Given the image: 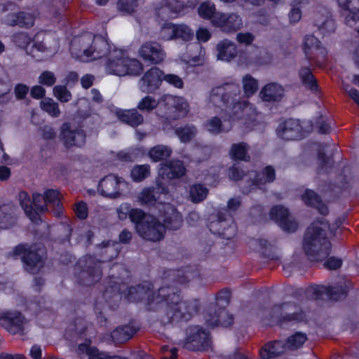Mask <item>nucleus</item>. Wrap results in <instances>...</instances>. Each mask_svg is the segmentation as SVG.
Returning <instances> with one entry per match:
<instances>
[{
  "mask_svg": "<svg viewBox=\"0 0 359 359\" xmlns=\"http://www.w3.org/2000/svg\"><path fill=\"white\" fill-rule=\"evenodd\" d=\"M238 88L236 85H226L212 89L210 101L224 111L225 118L222 121L212 117L205 123V129L214 134L229 131L236 123H246L256 115L252 104L245 100H237L236 93Z\"/></svg>",
  "mask_w": 359,
  "mask_h": 359,
  "instance_id": "f257e3e1",
  "label": "nucleus"
},
{
  "mask_svg": "<svg viewBox=\"0 0 359 359\" xmlns=\"http://www.w3.org/2000/svg\"><path fill=\"white\" fill-rule=\"evenodd\" d=\"M112 45L104 37L86 33L72 39L70 51L80 61L89 62L100 60L102 63Z\"/></svg>",
  "mask_w": 359,
  "mask_h": 359,
  "instance_id": "f03ea898",
  "label": "nucleus"
},
{
  "mask_svg": "<svg viewBox=\"0 0 359 359\" xmlns=\"http://www.w3.org/2000/svg\"><path fill=\"white\" fill-rule=\"evenodd\" d=\"M328 226L321 222H313L306 230L303 249L312 261H321L330 252L331 245L326 237Z\"/></svg>",
  "mask_w": 359,
  "mask_h": 359,
  "instance_id": "7ed1b4c3",
  "label": "nucleus"
},
{
  "mask_svg": "<svg viewBox=\"0 0 359 359\" xmlns=\"http://www.w3.org/2000/svg\"><path fill=\"white\" fill-rule=\"evenodd\" d=\"M106 73L119 76L138 75L143 69L142 64L137 59L130 58L127 53L114 44L106 57L102 60Z\"/></svg>",
  "mask_w": 359,
  "mask_h": 359,
  "instance_id": "20e7f679",
  "label": "nucleus"
},
{
  "mask_svg": "<svg viewBox=\"0 0 359 359\" xmlns=\"http://www.w3.org/2000/svg\"><path fill=\"white\" fill-rule=\"evenodd\" d=\"M185 173V168L179 161H172L169 163L161 164L158 170V175L161 179H158L156 189L147 188L138 194V201L141 204L153 205L161 198H165L168 193L162 186V180L173 179L182 177Z\"/></svg>",
  "mask_w": 359,
  "mask_h": 359,
  "instance_id": "39448f33",
  "label": "nucleus"
},
{
  "mask_svg": "<svg viewBox=\"0 0 359 359\" xmlns=\"http://www.w3.org/2000/svg\"><path fill=\"white\" fill-rule=\"evenodd\" d=\"M130 220L135 224L137 233L142 238L158 241L163 238L165 226L150 215H145L141 210L135 208L130 213Z\"/></svg>",
  "mask_w": 359,
  "mask_h": 359,
  "instance_id": "423d86ee",
  "label": "nucleus"
},
{
  "mask_svg": "<svg viewBox=\"0 0 359 359\" xmlns=\"http://www.w3.org/2000/svg\"><path fill=\"white\" fill-rule=\"evenodd\" d=\"M128 189L127 182L116 175H109L102 178L98 185L100 194L109 198H117Z\"/></svg>",
  "mask_w": 359,
  "mask_h": 359,
  "instance_id": "0eeeda50",
  "label": "nucleus"
},
{
  "mask_svg": "<svg viewBox=\"0 0 359 359\" xmlns=\"http://www.w3.org/2000/svg\"><path fill=\"white\" fill-rule=\"evenodd\" d=\"M15 43L20 47L26 49L28 54L32 55L34 57H39L38 53H43L45 56H51L57 50V46L53 48L47 47L46 43L43 42L32 43L30 38L27 34L20 33L14 36Z\"/></svg>",
  "mask_w": 359,
  "mask_h": 359,
  "instance_id": "6e6552de",
  "label": "nucleus"
},
{
  "mask_svg": "<svg viewBox=\"0 0 359 359\" xmlns=\"http://www.w3.org/2000/svg\"><path fill=\"white\" fill-rule=\"evenodd\" d=\"M14 252L15 255H21L26 270L31 273H35L42 266L43 250L39 249L36 252L35 249L32 250L25 245H20L15 248Z\"/></svg>",
  "mask_w": 359,
  "mask_h": 359,
  "instance_id": "1a4fd4ad",
  "label": "nucleus"
},
{
  "mask_svg": "<svg viewBox=\"0 0 359 359\" xmlns=\"http://www.w3.org/2000/svg\"><path fill=\"white\" fill-rule=\"evenodd\" d=\"M9 8H6L5 6H0V18L9 25H19L21 27H31L34 24V18L30 13H20L18 14L8 13V10L13 11V6L8 5Z\"/></svg>",
  "mask_w": 359,
  "mask_h": 359,
  "instance_id": "9d476101",
  "label": "nucleus"
},
{
  "mask_svg": "<svg viewBox=\"0 0 359 359\" xmlns=\"http://www.w3.org/2000/svg\"><path fill=\"white\" fill-rule=\"evenodd\" d=\"M138 55L151 64H159L165 58V53L161 45L152 41L142 44L138 50Z\"/></svg>",
  "mask_w": 359,
  "mask_h": 359,
  "instance_id": "9b49d317",
  "label": "nucleus"
},
{
  "mask_svg": "<svg viewBox=\"0 0 359 359\" xmlns=\"http://www.w3.org/2000/svg\"><path fill=\"white\" fill-rule=\"evenodd\" d=\"M161 102L168 113L172 114L174 118L184 116L189 109L188 102L182 97L165 95L161 97Z\"/></svg>",
  "mask_w": 359,
  "mask_h": 359,
  "instance_id": "f8f14e48",
  "label": "nucleus"
},
{
  "mask_svg": "<svg viewBox=\"0 0 359 359\" xmlns=\"http://www.w3.org/2000/svg\"><path fill=\"white\" fill-rule=\"evenodd\" d=\"M25 323V318L16 311H0V324L11 333L22 331Z\"/></svg>",
  "mask_w": 359,
  "mask_h": 359,
  "instance_id": "ddd939ff",
  "label": "nucleus"
},
{
  "mask_svg": "<svg viewBox=\"0 0 359 359\" xmlns=\"http://www.w3.org/2000/svg\"><path fill=\"white\" fill-rule=\"evenodd\" d=\"M212 24L219 27L224 32H231L241 29L243 26V21L241 18L235 13L226 15L220 13L215 15Z\"/></svg>",
  "mask_w": 359,
  "mask_h": 359,
  "instance_id": "4468645a",
  "label": "nucleus"
},
{
  "mask_svg": "<svg viewBox=\"0 0 359 359\" xmlns=\"http://www.w3.org/2000/svg\"><path fill=\"white\" fill-rule=\"evenodd\" d=\"M163 81V72L157 67L149 69L139 81V88L143 92H152L157 89Z\"/></svg>",
  "mask_w": 359,
  "mask_h": 359,
  "instance_id": "2eb2a0df",
  "label": "nucleus"
},
{
  "mask_svg": "<svg viewBox=\"0 0 359 359\" xmlns=\"http://www.w3.org/2000/svg\"><path fill=\"white\" fill-rule=\"evenodd\" d=\"M270 216L284 231L292 232L297 228L296 222L290 219L288 210L283 206L273 207Z\"/></svg>",
  "mask_w": 359,
  "mask_h": 359,
  "instance_id": "dca6fc26",
  "label": "nucleus"
},
{
  "mask_svg": "<svg viewBox=\"0 0 359 359\" xmlns=\"http://www.w3.org/2000/svg\"><path fill=\"white\" fill-rule=\"evenodd\" d=\"M278 135L283 140H297L302 137L301 126L299 121L290 119L279 125Z\"/></svg>",
  "mask_w": 359,
  "mask_h": 359,
  "instance_id": "f3484780",
  "label": "nucleus"
},
{
  "mask_svg": "<svg viewBox=\"0 0 359 359\" xmlns=\"http://www.w3.org/2000/svg\"><path fill=\"white\" fill-rule=\"evenodd\" d=\"M60 137L67 147L81 146L85 142V135L81 130H72L68 123L62 127Z\"/></svg>",
  "mask_w": 359,
  "mask_h": 359,
  "instance_id": "a211bd4d",
  "label": "nucleus"
},
{
  "mask_svg": "<svg viewBox=\"0 0 359 359\" xmlns=\"http://www.w3.org/2000/svg\"><path fill=\"white\" fill-rule=\"evenodd\" d=\"M179 299V295L175 293L172 295L169 294L165 299V301L169 304L168 315L170 316L172 321L179 320L181 318L187 319L186 313L182 312V310H187V305L184 302H180Z\"/></svg>",
  "mask_w": 359,
  "mask_h": 359,
  "instance_id": "6ab92c4d",
  "label": "nucleus"
},
{
  "mask_svg": "<svg viewBox=\"0 0 359 359\" xmlns=\"http://www.w3.org/2000/svg\"><path fill=\"white\" fill-rule=\"evenodd\" d=\"M339 6L347 13L346 22L352 27L359 21V0H338Z\"/></svg>",
  "mask_w": 359,
  "mask_h": 359,
  "instance_id": "aec40b11",
  "label": "nucleus"
},
{
  "mask_svg": "<svg viewBox=\"0 0 359 359\" xmlns=\"http://www.w3.org/2000/svg\"><path fill=\"white\" fill-rule=\"evenodd\" d=\"M186 8L177 0H165L158 8V15L175 18L185 13Z\"/></svg>",
  "mask_w": 359,
  "mask_h": 359,
  "instance_id": "412c9836",
  "label": "nucleus"
},
{
  "mask_svg": "<svg viewBox=\"0 0 359 359\" xmlns=\"http://www.w3.org/2000/svg\"><path fill=\"white\" fill-rule=\"evenodd\" d=\"M283 95V88L276 83L266 84L259 93L260 98L265 102L279 101Z\"/></svg>",
  "mask_w": 359,
  "mask_h": 359,
  "instance_id": "4be33fe9",
  "label": "nucleus"
},
{
  "mask_svg": "<svg viewBox=\"0 0 359 359\" xmlns=\"http://www.w3.org/2000/svg\"><path fill=\"white\" fill-rule=\"evenodd\" d=\"M165 210L164 224L165 228L172 230L178 229L182 224V219L181 215L169 204L163 205Z\"/></svg>",
  "mask_w": 359,
  "mask_h": 359,
  "instance_id": "5701e85b",
  "label": "nucleus"
},
{
  "mask_svg": "<svg viewBox=\"0 0 359 359\" xmlns=\"http://www.w3.org/2000/svg\"><path fill=\"white\" fill-rule=\"evenodd\" d=\"M217 50V60L222 61L229 62L236 55V45L227 39H224L218 43Z\"/></svg>",
  "mask_w": 359,
  "mask_h": 359,
  "instance_id": "b1692460",
  "label": "nucleus"
},
{
  "mask_svg": "<svg viewBox=\"0 0 359 359\" xmlns=\"http://www.w3.org/2000/svg\"><path fill=\"white\" fill-rule=\"evenodd\" d=\"M273 311L276 314L280 313L281 315H283L284 320H300L302 318V314L299 313V309L290 303L276 305L273 309Z\"/></svg>",
  "mask_w": 359,
  "mask_h": 359,
  "instance_id": "393cba45",
  "label": "nucleus"
},
{
  "mask_svg": "<svg viewBox=\"0 0 359 359\" xmlns=\"http://www.w3.org/2000/svg\"><path fill=\"white\" fill-rule=\"evenodd\" d=\"M190 55H184L182 60L191 66H197L204 62L205 51L201 46L198 43H194L189 47Z\"/></svg>",
  "mask_w": 359,
  "mask_h": 359,
  "instance_id": "a878e982",
  "label": "nucleus"
},
{
  "mask_svg": "<svg viewBox=\"0 0 359 359\" xmlns=\"http://www.w3.org/2000/svg\"><path fill=\"white\" fill-rule=\"evenodd\" d=\"M115 114L118 118L131 126H137L143 122V117L135 109L123 110L117 109Z\"/></svg>",
  "mask_w": 359,
  "mask_h": 359,
  "instance_id": "bb28decb",
  "label": "nucleus"
},
{
  "mask_svg": "<svg viewBox=\"0 0 359 359\" xmlns=\"http://www.w3.org/2000/svg\"><path fill=\"white\" fill-rule=\"evenodd\" d=\"M339 291L338 287H334L330 286L325 285H314L309 287L308 292L312 295L313 298H323L324 295L329 297L333 299H338V297H336L337 293ZM342 293L344 291L340 289Z\"/></svg>",
  "mask_w": 359,
  "mask_h": 359,
  "instance_id": "cd10ccee",
  "label": "nucleus"
},
{
  "mask_svg": "<svg viewBox=\"0 0 359 359\" xmlns=\"http://www.w3.org/2000/svg\"><path fill=\"white\" fill-rule=\"evenodd\" d=\"M287 348L281 341H275L266 344L260 351L263 359H269L285 352Z\"/></svg>",
  "mask_w": 359,
  "mask_h": 359,
  "instance_id": "c85d7f7f",
  "label": "nucleus"
},
{
  "mask_svg": "<svg viewBox=\"0 0 359 359\" xmlns=\"http://www.w3.org/2000/svg\"><path fill=\"white\" fill-rule=\"evenodd\" d=\"M78 351L80 355L86 354L88 359H126L118 356H109L105 353L100 352L97 348L91 347L88 344H79Z\"/></svg>",
  "mask_w": 359,
  "mask_h": 359,
  "instance_id": "c756f323",
  "label": "nucleus"
},
{
  "mask_svg": "<svg viewBox=\"0 0 359 359\" xmlns=\"http://www.w3.org/2000/svg\"><path fill=\"white\" fill-rule=\"evenodd\" d=\"M187 347L189 349H201L208 345V334L203 330H197L193 336L188 339Z\"/></svg>",
  "mask_w": 359,
  "mask_h": 359,
  "instance_id": "7c9ffc66",
  "label": "nucleus"
},
{
  "mask_svg": "<svg viewBox=\"0 0 359 359\" xmlns=\"http://www.w3.org/2000/svg\"><path fill=\"white\" fill-rule=\"evenodd\" d=\"M18 198L25 214L33 222H37L39 219V212L34 211V209L32 207V202L30 201L28 194L25 191H22L19 193Z\"/></svg>",
  "mask_w": 359,
  "mask_h": 359,
  "instance_id": "2f4dec72",
  "label": "nucleus"
},
{
  "mask_svg": "<svg viewBox=\"0 0 359 359\" xmlns=\"http://www.w3.org/2000/svg\"><path fill=\"white\" fill-rule=\"evenodd\" d=\"M302 200L305 203L316 207L320 212L325 215L327 212V207L321 203L318 196L311 190H306L302 196Z\"/></svg>",
  "mask_w": 359,
  "mask_h": 359,
  "instance_id": "473e14b6",
  "label": "nucleus"
},
{
  "mask_svg": "<svg viewBox=\"0 0 359 359\" xmlns=\"http://www.w3.org/2000/svg\"><path fill=\"white\" fill-rule=\"evenodd\" d=\"M171 153L172 150L168 146L157 145L149 150L148 155L152 161L158 162L168 158Z\"/></svg>",
  "mask_w": 359,
  "mask_h": 359,
  "instance_id": "72a5a7b5",
  "label": "nucleus"
},
{
  "mask_svg": "<svg viewBox=\"0 0 359 359\" xmlns=\"http://www.w3.org/2000/svg\"><path fill=\"white\" fill-rule=\"evenodd\" d=\"M198 13L199 16L205 20H210L211 22L215 15L219 12H216L215 6L210 1L202 2L198 8Z\"/></svg>",
  "mask_w": 359,
  "mask_h": 359,
  "instance_id": "f704fd0d",
  "label": "nucleus"
},
{
  "mask_svg": "<svg viewBox=\"0 0 359 359\" xmlns=\"http://www.w3.org/2000/svg\"><path fill=\"white\" fill-rule=\"evenodd\" d=\"M242 86L245 97L253 95L258 89V81L249 74L245 75L242 79Z\"/></svg>",
  "mask_w": 359,
  "mask_h": 359,
  "instance_id": "c9c22d12",
  "label": "nucleus"
},
{
  "mask_svg": "<svg viewBox=\"0 0 359 359\" xmlns=\"http://www.w3.org/2000/svg\"><path fill=\"white\" fill-rule=\"evenodd\" d=\"M248 150L247 144L243 142L234 144L231 146L229 154L232 159L248 161Z\"/></svg>",
  "mask_w": 359,
  "mask_h": 359,
  "instance_id": "e433bc0d",
  "label": "nucleus"
},
{
  "mask_svg": "<svg viewBox=\"0 0 359 359\" xmlns=\"http://www.w3.org/2000/svg\"><path fill=\"white\" fill-rule=\"evenodd\" d=\"M40 107L42 110L47 112L53 117H57L60 111L58 104L55 102L52 98L45 97L40 102Z\"/></svg>",
  "mask_w": 359,
  "mask_h": 359,
  "instance_id": "4c0bfd02",
  "label": "nucleus"
},
{
  "mask_svg": "<svg viewBox=\"0 0 359 359\" xmlns=\"http://www.w3.org/2000/svg\"><path fill=\"white\" fill-rule=\"evenodd\" d=\"M275 179V170L271 166H267L264 168L262 174H259L257 177L254 180L253 184L258 187L267 183L273 182Z\"/></svg>",
  "mask_w": 359,
  "mask_h": 359,
  "instance_id": "58836bf2",
  "label": "nucleus"
},
{
  "mask_svg": "<svg viewBox=\"0 0 359 359\" xmlns=\"http://www.w3.org/2000/svg\"><path fill=\"white\" fill-rule=\"evenodd\" d=\"M161 98L159 100H156L153 97L147 95L144 97L138 103L137 108L142 111H151L155 109L156 107L163 106Z\"/></svg>",
  "mask_w": 359,
  "mask_h": 359,
  "instance_id": "ea45409f",
  "label": "nucleus"
},
{
  "mask_svg": "<svg viewBox=\"0 0 359 359\" xmlns=\"http://www.w3.org/2000/svg\"><path fill=\"white\" fill-rule=\"evenodd\" d=\"M177 25L168 22L165 23L161 29L159 36L162 40L169 41L176 39Z\"/></svg>",
  "mask_w": 359,
  "mask_h": 359,
  "instance_id": "a19ab883",
  "label": "nucleus"
},
{
  "mask_svg": "<svg viewBox=\"0 0 359 359\" xmlns=\"http://www.w3.org/2000/svg\"><path fill=\"white\" fill-rule=\"evenodd\" d=\"M207 194L208 189L201 184H194L190 188L189 197L194 203L204 200Z\"/></svg>",
  "mask_w": 359,
  "mask_h": 359,
  "instance_id": "79ce46f5",
  "label": "nucleus"
},
{
  "mask_svg": "<svg viewBox=\"0 0 359 359\" xmlns=\"http://www.w3.org/2000/svg\"><path fill=\"white\" fill-rule=\"evenodd\" d=\"M207 323L211 326H216L221 325L222 326H229L233 323V317L226 311H222L217 319H207Z\"/></svg>",
  "mask_w": 359,
  "mask_h": 359,
  "instance_id": "37998d69",
  "label": "nucleus"
},
{
  "mask_svg": "<svg viewBox=\"0 0 359 359\" xmlns=\"http://www.w3.org/2000/svg\"><path fill=\"white\" fill-rule=\"evenodd\" d=\"M149 173V166L148 165H142L135 166L131 170L130 175L133 181L140 182L146 178Z\"/></svg>",
  "mask_w": 359,
  "mask_h": 359,
  "instance_id": "c03bdc74",
  "label": "nucleus"
},
{
  "mask_svg": "<svg viewBox=\"0 0 359 359\" xmlns=\"http://www.w3.org/2000/svg\"><path fill=\"white\" fill-rule=\"evenodd\" d=\"M307 337L305 334L302 332H297L292 336L290 337L287 341V348L295 349L302 346L306 341Z\"/></svg>",
  "mask_w": 359,
  "mask_h": 359,
  "instance_id": "a18cd8bd",
  "label": "nucleus"
},
{
  "mask_svg": "<svg viewBox=\"0 0 359 359\" xmlns=\"http://www.w3.org/2000/svg\"><path fill=\"white\" fill-rule=\"evenodd\" d=\"M299 76L302 82L311 90H316L317 89L316 81L309 68H303L301 69Z\"/></svg>",
  "mask_w": 359,
  "mask_h": 359,
  "instance_id": "49530a36",
  "label": "nucleus"
},
{
  "mask_svg": "<svg viewBox=\"0 0 359 359\" xmlns=\"http://www.w3.org/2000/svg\"><path fill=\"white\" fill-rule=\"evenodd\" d=\"M53 93L61 102H67L72 98L71 93L64 86H55L53 89Z\"/></svg>",
  "mask_w": 359,
  "mask_h": 359,
  "instance_id": "de8ad7c7",
  "label": "nucleus"
},
{
  "mask_svg": "<svg viewBox=\"0 0 359 359\" xmlns=\"http://www.w3.org/2000/svg\"><path fill=\"white\" fill-rule=\"evenodd\" d=\"M56 81V76L53 72L50 71H43L42 72L39 77L38 82L43 86H52Z\"/></svg>",
  "mask_w": 359,
  "mask_h": 359,
  "instance_id": "09e8293b",
  "label": "nucleus"
},
{
  "mask_svg": "<svg viewBox=\"0 0 359 359\" xmlns=\"http://www.w3.org/2000/svg\"><path fill=\"white\" fill-rule=\"evenodd\" d=\"M308 0H294V5L289 13V19L290 22L296 23L302 18V12L299 8H296L295 6L302 5L306 4Z\"/></svg>",
  "mask_w": 359,
  "mask_h": 359,
  "instance_id": "8fccbe9b",
  "label": "nucleus"
},
{
  "mask_svg": "<svg viewBox=\"0 0 359 359\" xmlns=\"http://www.w3.org/2000/svg\"><path fill=\"white\" fill-rule=\"evenodd\" d=\"M176 133L182 142H186L195 135L196 129L193 126H188L177 129Z\"/></svg>",
  "mask_w": 359,
  "mask_h": 359,
  "instance_id": "3c124183",
  "label": "nucleus"
},
{
  "mask_svg": "<svg viewBox=\"0 0 359 359\" xmlns=\"http://www.w3.org/2000/svg\"><path fill=\"white\" fill-rule=\"evenodd\" d=\"M319 43V41L314 36H306L304 41V50L305 53L309 54V52L318 50Z\"/></svg>",
  "mask_w": 359,
  "mask_h": 359,
  "instance_id": "603ef678",
  "label": "nucleus"
},
{
  "mask_svg": "<svg viewBox=\"0 0 359 359\" xmlns=\"http://www.w3.org/2000/svg\"><path fill=\"white\" fill-rule=\"evenodd\" d=\"M194 36L193 31L185 25H177L176 39H181L183 41H189Z\"/></svg>",
  "mask_w": 359,
  "mask_h": 359,
  "instance_id": "864d4df0",
  "label": "nucleus"
},
{
  "mask_svg": "<svg viewBox=\"0 0 359 359\" xmlns=\"http://www.w3.org/2000/svg\"><path fill=\"white\" fill-rule=\"evenodd\" d=\"M44 202L46 203H53L59 210L60 205V193L57 190L49 189L44 193Z\"/></svg>",
  "mask_w": 359,
  "mask_h": 359,
  "instance_id": "5fc2aeb1",
  "label": "nucleus"
},
{
  "mask_svg": "<svg viewBox=\"0 0 359 359\" xmlns=\"http://www.w3.org/2000/svg\"><path fill=\"white\" fill-rule=\"evenodd\" d=\"M137 6V0H119L117 4L118 9L125 13L134 11Z\"/></svg>",
  "mask_w": 359,
  "mask_h": 359,
  "instance_id": "6e6d98bb",
  "label": "nucleus"
},
{
  "mask_svg": "<svg viewBox=\"0 0 359 359\" xmlns=\"http://www.w3.org/2000/svg\"><path fill=\"white\" fill-rule=\"evenodd\" d=\"M163 81H166L168 84L172 85L177 88H182L184 85L182 79L177 75L172 74L164 75L163 73Z\"/></svg>",
  "mask_w": 359,
  "mask_h": 359,
  "instance_id": "4d7b16f0",
  "label": "nucleus"
},
{
  "mask_svg": "<svg viewBox=\"0 0 359 359\" xmlns=\"http://www.w3.org/2000/svg\"><path fill=\"white\" fill-rule=\"evenodd\" d=\"M135 209H131L128 203H122L116 210L117 215L119 219H126L128 216L130 218V213Z\"/></svg>",
  "mask_w": 359,
  "mask_h": 359,
  "instance_id": "13d9d810",
  "label": "nucleus"
},
{
  "mask_svg": "<svg viewBox=\"0 0 359 359\" xmlns=\"http://www.w3.org/2000/svg\"><path fill=\"white\" fill-rule=\"evenodd\" d=\"M44 201V196L39 194H33L32 195V205H34L36 211L43 212L47 210L46 205L41 204V201ZM35 211V210H34Z\"/></svg>",
  "mask_w": 359,
  "mask_h": 359,
  "instance_id": "bf43d9fd",
  "label": "nucleus"
},
{
  "mask_svg": "<svg viewBox=\"0 0 359 359\" xmlns=\"http://www.w3.org/2000/svg\"><path fill=\"white\" fill-rule=\"evenodd\" d=\"M196 36L198 41L206 42L210 39L211 33L208 28L199 27L196 31Z\"/></svg>",
  "mask_w": 359,
  "mask_h": 359,
  "instance_id": "052dcab7",
  "label": "nucleus"
},
{
  "mask_svg": "<svg viewBox=\"0 0 359 359\" xmlns=\"http://www.w3.org/2000/svg\"><path fill=\"white\" fill-rule=\"evenodd\" d=\"M74 212L80 219H85L88 215V209L86 203L79 202L76 204Z\"/></svg>",
  "mask_w": 359,
  "mask_h": 359,
  "instance_id": "680f3d73",
  "label": "nucleus"
},
{
  "mask_svg": "<svg viewBox=\"0 0 359 359\" xmlns=\"http://www.w3.org/2000/svg\"><path fill=\"white\" fill-rule=\"evenodd\" d=\"M341 264L342 261L341 259L331 257L325 261L324 265L330 269H337L341 266Z\"/></svg>",
  "mask_w": 359,
  "mask_h": 359,
  "instance_id": "e2e57ef3",
  "label": "nucleus"
},
{
  "mask_svg": "<svg viewBox=\"0 0 359 359\" xmlns=\"http://www.w3.org/2000/svg\"><path fill=\"white\" fill-rule=\"evenodd\" d=\"M237 40L239 43L248 45L254 40V36L249 32L238 33L237 34Z\"/></svg>",
  "mask_w": 359,
  "mask_h": 359,
  "instance_id": "0e129e2a",
  "label": "nucleus"
},
{
  "mask_svg": "<svg viewBox=\"0 0 359 359\" xmlns=\"http://www.w3.org/2000/svg\"><path fill=\"white\" fill-rule=\"evenodd\" d=\"M31 95L33 98L40 99L45 96L46 90L41 86H34L31 89Z\"/></svg>",
  "mask_w": 359,
  "mask_h": 359,
  "instance_id": "69168bd1",
  "label": "nucleus"
},
{
  "mask_svg": "<svg viewBox=\"0 0 359 359\" xmlns=\"http://www.w3.org/2000/svg\"><path fill=\"white\" fill-rule=\"evenodd\" d=\"M29 88L24 84H18L15 88V94L18 99L23 98L28 93Z\"/></svg>",
  "mask_w": 359,
  "mask_h": 359,
  "instance_id": "338daca9",
  "label": "nucleus"
},
{
  "mask_svg": "<svg viewBox=\"0 0 359 359\" xmlns=\"http://www.w3.org/2000/svg\"><path fill=\"white\" fill-rule=\"evenodd\" d=\"M344 90L346 91L348 95L357 103L359 106V93L357 90L353 89L352 88H349L348 87L344 86Z\"/></svg>",
  "mask_w": 359,
  "mask_h": 359,
  "instance_id": "774afa93",
  "label": "nucleus"
}]
</instances>
